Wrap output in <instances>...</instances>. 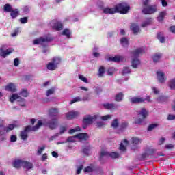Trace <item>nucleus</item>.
<instances>
[{"mask_svg":"<svg viewBox=\"0 0 175 175\" xmlns=\"http://www.w3.org/2000/svg\"><path fill=\"white\" fill-rule=\"evenodd\" d=\"M131 10V7L126 3H120L116 5L113 8H105L103 10L105 14H114V13H120V14H126Z\"/></svg>","mask_w":175,"mask_h":175,"instance_id":"1","label":"nucleus"},{"mask_svg":"<svg viewBox=\"0 0 175 175\" xmlns=\"http://www.w3.org/2000/svg\"><path fill=\"white\" fill-rule=\"evenodd\" d=\"M142 1L143 3L142 13L144 14H154L158 10L157 5H148L150 0H142Z\"/></svg>","mask_w":175,"mask_h":175,"instance_id":"2","label":"nucleus"},{"mask_svg":"<svg viewBox=\"0 0 175 175\" xmlns=\"http://www.w3.org/2000/svg\"><path fill=\"white\" fill-rule=\"evenodd\" d=\"M40 126H42V121L40 120H39L37 124L33 127H31L30 125L26 126L25 130L21 133V139H22V140H27V138L28 137V132H31V131H38Z\"/></svg>","mask_w":175,"mask_h":175,"instance_id":"3","label":"nucleus"},{"mask_svg":"<svg viewBox=\"0 0 175 175\" xmlns=\"http://www.w3.org/2000/svg\"><path fill=\"white\" fill-rule=\"evenodd\" d=\"M143 53V49L139 48L137 49L135 51H134L131 53V57H132V66L135 69L140 65V60H139L138 57L139 54H142Z\"/></svg>","mask_w":175,"mask_h":175,"instance_id":"4","label":"nucleus"},{"mask_svg":"<svg viewBox=\"0 0 175 175\" xmlns=\"http://www.w3.org/2000/svg\"><path fill=\"white\" fill-rule=\"evenodd\" d=\"M138 117H142L140 118H137L135 120V124H142L144 120L148 116V111L146 110V109L142 108L139 112H138Z\"/></svg>","mask_w":175,"mask_h":175,"instance_id":"5","label":"nucleus"},{"mask_svg":"<svg viewBox=\"0 0 175 175\" xmlns=\"http://www.w3.org/2000/svg\"><path fill=\"white\" fill-rule=\"evenodd\" d=\"M60 63L61 59H59V57H53L52 59V62L47 64L46 68L49 70H55V69H57V65Z\"/></svg>","mask_w":175,"mask_h":175,"instance_id":"6","label":"nucleus"},{"mask_svg":"<svg viewBox=\"0 0 175 175\" xmlns=\"http://www.w3.org/2000/svg\"><path fill=\"white\" fill-rule=\"evenodd\" d=\"M51 40H53V38L50 36L41 37L34 40L33 44H42V46H44V44L49 43V42H51Z\"/></svg>","mask_w":175,"mask_h":175,"instance_id":"7","label":"nucleus"},{"mask_svg":"<svg viewBox=\"0 0 175 175\" xmlns=\"http://www.w3.org/2000/svg\"><path fill=\"white\" fill-rule=\"evenodd\" d=\"M14 100H17V102L19 103V106H22V107L25 106V100L20 97L18 94H14L10 97V101L12 102V103H13Z\"/></svg>","mask_w":175,"mask_h":175,"instance_id":"8","label":"nucleus"},{"mask_svg":"<svg viewBox=\"0 0 175 175\" xmlns=\"http://www.w3.org/2000/svg\"><path fill=\"white\" fill-rule=\"evenodd\" d=\"M42 122V125H45L46 126H49L50 129H55L58 125V120L52 119L50 122L46 123L44 120H40Z\"/></svg>","mask_w":175,"mask_h":175,"instance_id":"9","label":"nucleus"},{"mask_svg":"<svg viewBox=\"0 0 175 175\" xmlns=\"http://www.w3.org/2000/svg\"><path fill=\"white\" fill-rule=\"evenodd\" d=\"M103 157H110L111 158L116 159V158H119L120 154L116 152H112L110 153L106 151H102L100 154V159H102Z\"/></svg>","mask_w":175,"mask_h":175,"instance_id":"10","label":"nucleus"},{"mask_svg":"<svg viewBox=\"0 0 175 175\" xmlns=\"http://www.w3.org/2000/svg\"><path fill=\"white\" fill-rule=\"evenodd\" d=\"M11 53H13V49H6V46L2 45L0 48V55L1 57H3V58H5L7 55H9V54H11Z\"/></svg>","mask_w":175,"mask_h":175,"instance_id":"11","label":"nucleus"},{"mask_svg":"<svg viewBox=\"0 0 175 175\" xmlns=\"http://www.w3.org/2000/svg\"><path fill=\"white\" fill-rule=\"evenodd\" d=\"M151 102V100H150V96H147L146 98H143L142 97H133L130 99V102L131 103H143V102Z\"/></svg>","mask_w":175,"mask_h":175,"instance_id":"12","label":"nucleus"},{"mask_svg":"<svg viewBox=\"0 0 175 175\" xmlns=\"http://www.w3.org/2000/svg\"><path fill=\"white\" fill-rule=\"evenodd\" d=\"M98 118V117L96 115H94L93 116H88L84 118L83 123L86 125H90V124H92V122Z\"/></svg>","mask_w":175,"mask_h":175,"instance_id":"13","label":"nucleus"},{"mask_svg":"<svg viewBox=\"0 0 175 175\" xmlns=\"http://www.w3.org/2000/svg\"><path fill=\"white\" fill-rule=\"evenodd\" d=\"M80 116V113L77 111H71L66 113V118L67 120H73V118H76Z\"/></svg>","mask_w":175,"mask_h":175,"instance_id":"14","label":"nucleus"},{"mask_svg":"<svg viewBox=\"0 0 175 175\" xmlns=\"http://www.w3.org/2000/svg\"><path fill=\"white\" fill-rule=\"evenodd\" d=\"M51 25L53 29H55V31H61L62 29V25L61 23L57 21H52L51 23Z\"/></svg>","mask_w":175,"mask_h":175,"instance_id":"15","label":"nucleus"},{"mask_svg":"<svg viewBox=\"0 0 175 175\" xmlns=\"http://www.w3.org/2000/svg\"><path fill=\"white\" fill-rule=\"evenodd\" d=\"M81 100L87 102L90 100V96H85L82 100L80 97H75L70 101V105H73V103H76V102H81Z\"/></svg>","mask_w":175,"mask_h":175,"instance_id":"16","label":"nucleus"},{"mask_svg":"<svg viewBox=\"0 0 175 175\" xmlns=\"http://www.w3.org/2000/svg\"><path fill=\"white\" fill-rule=\"evenodd\" d=\"M5 91H10V92H16L17 91V88H16V85L14 83H9L5 86Z\"/></svg>","mask_w":175,"mask_h":175,"instance_id":"17","label":"nucleus"},{"mask_svg":"<svg viewBox=\"0 0 175 175\" xmlns=\"http://www.w3.org/2000/svg\"><path fill=\"white\" fill-rule=\"evenodd\" d=\"M131 29L135 35H137L140 32V28L137 24L133 23L131 25Z\"/></svg>","mask_w":175,"mask_h":175,"instance_id":"18","label":"nucleus"},{"mask_svg":"<svg viewBox=\"0 0 175 175\" xmlns=\"http://www.w3.org/2000/svg\"><path fill=\"white\" fill-rule=\"evenodd\" d=\"M157 75L159 83H165V73L162 71H157Z\"/></svg>","mask_w":175,"mask_h":175,"instance_id":"19","label":"nucleus"},{"mask_svg":"<svg viewBox=\"0 0 175 175\" xmlns=\"http://www.w3.org/2000/svg\"><path fill=\"white\" fill-rule=\"evenodd\" d=\"M103 106L107 110H115V109H117V105L112 103L110 104L109 103L103 104Z\"/></svg>","mask_w":175,"mask_h":175,"instance_id":"20","label":"nucleus"},{"mask_svg":"<svg viewBox=\"0 0 175 175\" xmlns=\"http://www.w3.org/2000/svg\"><path fill=\"white\" fill-rule=\"evenodd\" d=\"M77 139L79 140H88V133H79L76 135Z\"/></svg>","mask_w":175,"mask_h":175,"instance_id":"21","label":"nucleus"},{"mask_svg":"<svg viewBox=\"0 0 175 175\" xmlns=\"http://www.w3.org/2000/svg\"><path fill=\"white\" fill-rule=\"evenodd\" d=\"M109 61H113L114 62H121V61H124V57L117 55L113 57H109Z\"/></svg>","mask_w":175,"mask_h":175,"instance_id":"22","label":"nucleus"},{"mask_svg":"<svg viewBox=\"0 0 175 175\" xmlns=\"http://www.w3.org/2000/svg\"><path fill=\"white\" fill-rule=\"evenodd\" d=\"M23 163L24 161H23L22 160H16L13 163V166L14 167L18 169L21 167V166H23Z\"/></svg>","mask_w":175,"mask_h":175,"instance_id":"23","label":"nucleus"},{"mask_svg":"<svg viewBox=\"0 0 175 175\" xmlns=\"http://www.w3.org/2000/svg\"><path fill=\"white\" fill-rule=\"evenodd\" d=\"M17 126H18V125L16 124H9L8 126L4 128V131L5 132H10V131H13V129Z\"/></svg>","mask_w":175,"mask_h":175,"instance_id":"24","label":"nucleus"},{"mask_svg":"<svg viewBox=\"0 0 175 175\" xmlns=\"http://www.w3.org/2000/svg\"><path fill=\"white\" fill-rule=\"evenodd\" d=\"M129 142L128 140L124 139L123 142L120 144V151H125L126 150V146H128Z\"/></svg>","mask_w":175,"mask_h":175,"instance_id":"25","label":"nucleus"},{"mask_svg":"<svg viewBox=\"0 0 175 175\" xmlns=\"http://www.w3.org/2000/svg\"><path fill=\"white\" fill-rule=\"evenodd\" d=\"M49 115L51 117H57L58 116V109L52 108L49 110Z\"/></svg>","mask_w":175,"mask_h":175,"instance_id":"26","label":"nucleus"},{"mask_svg":"<svg viewBox=\"0 0 175 175\" xmlns=\"http://www.w3.org/2000/svg\"><path fill=\"white\" fill-rule=\"evenodd\" d=\"M10 13L12 18H16V17H17V16L19 14L18 9L12 8V10H11Z\"/></svg>","mask_w":175,"mask_h":175,"instance_id":"27","label":"nucleus"},{"mask_svg":"<svg viewBox=\"0 0 175 175\" xmlns=\"http://www.w3.org/2000/svg\"><path fill=\"white\" fill-rule=\"evenodd\" d=\"M152 21L151 20V18H146L144 21V22H143V23L142 24V27L143 28H144L145 27L150 25V24H151Z\"/></svg>","mask_w":175,"mask_h":175,"instance_id":"28","label":"nucleus"},{"mask_svg":"<svg viewBox=\"0 0 175 175\" xmlns=\"http://www.w3.org/2000/svg\"><path fill=\"white\" fill-rule=\"evenodd\" d=\"M33 166V165L31 163L27 161H23V167H25V169H27V170L32 169Z\"/></svg>","mask_w":175,"mask_h":175,"instance_id":"29","label":"nucleus"},{"mask_svg":"<svg viewBox=\"0 0 175 175\" xmlns=\"http://www.w3.org/2000/svg\"><path fill=\"white\" fill-rule=\"evenodd\" d=\"M165 16H166V11H163L160 12L157 18L158 21H160V22L163 21V18H165Z\"/></svg>","mask_w":175,"mask_h":175,"instance_id":"30","label":"nucleus"},{"mask_svg":"<svg viewBox=\"0 0 175 175\" xmlns=\"http://www.w3.org/2000/svg\"><path fill=\"white\" fill-rule=\"evenodd\" d=\"M161 58H162V54H161V53H156L152 57V59H153L154 62H158V61H159V59H161Z\"/></svg>","mask_w":175,"mask_h":175,"instance_id":"31","label":"nucleus"},{"mask_svg":"<svg viewBox=\"0 0 175 175\" xmlns=\"http://www.w3.org/2000/svg\"><path fill=\"white\" fill-rule=\"evenodd\" d=\"M120 43L122 46H123V47H128V44H129V43L128 42V39H126V38H122L120 40Z\"/></svg>","mask_w":175,"mask_h":175,"instance_id":"32","label":"nucleus"},{"mask_svg":"<svg viewBox=\"0 0 175 175\" xmlns=\"http://www.w3.org/2000/svg\"><path fill=\"white\" fill-rule=\"evenodd\" d=\"M122 98H124V94L122 93H118L116 96L115 100L116 102H121V100H122Z\"/></svg>","mask_w":175,"mask_h":175,"instance_id":"33","label":"nucleus"},{"mask_svg":"<svg viewBox=\"0 0 175 175\" xmlns=\"http://www.w3.org/2000/svg\"><path fill=\"white\" fill-rule=\"evenodd\" d=\"M13 10V8H12V5L10 4H5L4 5V11L8 12H11Z\"/></svg>","mask_w":175,"mask_h":175,"instance_id":"34","label":"nucleus"},{"mask_svg":"<svg viewBox=\"0 0 175 175\" xmlns=\"http://www.w3.org/2000/svg\"><path fill=\"white\" fill-rule=\"evenodd\" d=\"M20 95H21V96H23L24 98H27V96H28L29 95L28 90H27L26 89H23L20 92Z\"/></svg>","mask_w":175,"mask_h":175,"instance_id":"35","label":"nucleus"},{"mask_svg":"<svg viewBox=\"0 0 175 175\" xmlns=\"http://www.w3.org/2000/svg\"><path fill=\"white\" fill-rule=\"evenodd\" d=\"M94 167L92 165L88 166L83 170L84 173H91V172H93Z\"/></svg>","mask_w":175,"mask_h":175,"instance_id":"36","label":"nucleus"},{"mask_svg":"<svg viewBox=\"0 0 175 175\" xmlns=\"http://www.w3.org/2000/svg\"><path fill=\"white\" fill-rule=\"evenodd\" d=\"M169 87L171 90H175V78L170 81Z\"/></svg>","mask_w":175,"mask_h":175,"instance_id":"37","label":"nucleus"},{"mask_svg":"<svg viewBox=\"0 0 175 175\" xmlns=\"http://www.w3.org/2000/svg\"><path fill=\"white\" fill-rule=\"evenodd\" d=\"M118 125H119L118 120L117 119L113 120V121L111 123V127L116 129V128H118Z\"/></svg>","mask_w":175,"mask_h":175,"instance_id":"38","label":"nucleus"},{"mask_svg":"<svg viewBox=\"0 0 175 175\" xmlns=\"http://www.w3.org/2000/svg\"><path fill=\"white\" fill-rule=\"evenodd\" d=\"M103 75H105V68L103 66H100L98 70V76L99 77H103Z\"/></svg>","mask_w":175,"mask_h":175,"instance_id":"39","label":"nucleus"},{"mask_svg":"<svg viewBox=\"0 0 175 175\" xmlns=\"http://www.w3.org/2000/svg\"><path fill=\"white\" fill-rule=\"evenodd\" d=\"M62 35H65L67 38H70V31L68 29H65L62 32Z\"/></svg>","mask_w":175,"mask_h":175,"instance_id":"40","label":"nucleus"},{"mask_svg":"<svg viewBox=\"0 0 175 175\" xmlns=\"http://www.w3.org/2000/svg\"><path fill=\"white\" fill-rule=\"evenodd\" d=\"M132 142L133 144H140L142 143V140L137 137H133L132 138Z\"/></svg>","mask_w":175,"mask_h":175,"instance_id":"41","label":"nucleus"},{"mask_svg":"<svg viewBox=\"0 0 175 175\" xmlns=\"http://www.w3.org/2000/svg\"><path fill=\"white\" fill-rule=\"evenodd\" d=\"M157 38L161 42V43H164L165 42V38H163V36H162V33H159L157 34Z\"/></svg>","mask_w":175,"mask_h":175,"instance_id":"42","label":"nucleus"},{"mask_svg":"<svg viewBox=\"0 0 175 175\" xmlns=\"http://www.w3.org/2000/svg\"><path fill=\"white\" fill-rule=\"evenodd\" d=\"M156 100L158 103H163L166 100V98H165L164 96H161L160 97L157 98Z\"/></svg>","mask_w":175,"mask_h":175,"instance_id":"43","label":"nucleus"},{"mask_svg":"<svg viewBox=\"0 0 175 175\" xmlns=\"http://www.w3.org/2000/svg\"><path fill=\"white\" fill-rule=\"evenodd\" d=\"M122 75H126L128 73H131V69L129 67H124L122 72Z\"/></svg>","mask_w":175,"mask_h":175,"instance_id":"44","label":"nucleus"},{"mask_svg":"<svg viewBox=\"0 0 175 175\" xmlns=\"http://www.w3.org/2000/svg\"><path fill=\"white\" fill-rule=\"evenodd\" d=\"M77 139V137H76V135L75 136H72V137H69L68 139H67V141L68 142H70L71 143H75V142H76V139Z\"/></svg>","mask_w":175,"mask_h":175,"instance_id":"45","label":"nucleus"},{"mask_svg":"<svg viewBox=\"0 0 175 175\" xmlns=\"http://www.w3.org/2000/svg\"><path fill=\"white\" fill-rule=\"evenodd\" d=\"M111 117H113V116L111 115H105V116H101V120H103V121H107V120H110Z\"/></svg>","mask_w":175,"mask_h":175,"instance_id":"46","label":"nucleus"},{"mask_svg":"<svg viewBox=\"0 0 175 175\" xmlns=\"http://www.w3.org/2000/svg\"><path fill=\"white\" fill-rule=\"evenodd\" d=\"M116 70L114 67H111L108 69V75L111 76L114 72H116Z\"/></svg>","mask_w":175,"mask_h":175,"instance_id":"47","label":"nucleus"},{"mask_svg":"<svg viewBox=\"0 0 175 175\" xmlns=\"http://www.w3.org/2000/svg\"><path fill=\"white\" fill-rule=\"evenodd\" d=\"M79 131H80V127L77 126L75 129H72L68 131V133L72 134V133H75V132H79Z\"/></svg>","mask_w":175,"mask_h":175,"instance_id":"48","label":"nucleus"},{"mask_svg":"<svg viewBox=\"0 0 175 175\" xmlns=\"http://www.w3.org/2000/svg\"><path fill=\"white\" fill-rule=\"evenodd\" d=\"M55 90L54 88H51L47 90L46 92V96H50V95H53Z\"/></svg>","mask_w":175,"mask_h":175,"instance_id":"49","label":"nucleus"},{"mask_svg":"<svg viewBox=\"0 0 175 175\" xmlns=\"http://www.w3.org/2000/svg\"><path fill=\"white\" fill-rule=\"evenodd\" d=\"M79 80H81L82 81H83V83H88V80L83 75H79Z\"/></svg>","mask_w":175,"mask_h":175,"instance_id":"50","label":"nucleus"},{"mask_svg":"<svg viewBox=\"0 0 175 175\" xmlns=\"http://www.w3.org/2000/svg\"><path fill=\"white\" fill-rule=\"evenodd\" d=\"M157 126H158V124H150L148 127V131H152V129H154V128H157Z\"/></svg>","mask_w":175,"mask_h":175,"instance_id":"51","label":"nucleus"},{"mask_svg":"<svg viewBox=\"0 0 175 175\" xmlns=\"http://www.w3.org/2000/svg\"><path fill=\"white\" fill-rule=\"evenodd\" d=\"M28 21V18L27 17H23L20 19V22L21 24H25Z\"/></svg>","mask_w":175,"mask_h":175,"instance_id":"52","label":"nucleus"},{"mask_svg":"<svg viewBox=\"0 0 175 175\" xmlns=\"http://www.w3.org/2000/svg\"><path fill=\"white\" fill-rule=\"evenodd\" d=\"M44 150V146L40 147V148H38V152H37V154H38V155H41V154H42V152H43Z\"/></svg>","mask_w":175,"mask_h":175,"instance_id":"53","label":"nucleus"},{"mask_svg":"<svg viewBox=\"0 0 175 175\" xmlns=\"http://www.w3.org/2000/svg\"><path fill=\"white\" fill-rule=\"evenodd\" d=\"M83 152H84V154H85V155H90V148H84Z\"/></svg>","mask_w":175,"mask_h":175,"instance_id":"54","label":"nucleus"},{"mask_svg":"<svg viewBox=\"0 0 175 175\" xmlns=\"http://www.w3.org/2000/svg\"><path fill=\"white\" fill-rule=\"evenodd\" d=\"M81 170H83V165H81L78 167L77 170V174H80V173H81Z\"/></svg>","mask_w":175,"mask_h":175,"instance_id":"55","label":"nucleus"},{"mask_svg":"<svg viewBox=\"0 0 175 175\" xmlns=\"http://www.w3.org/2000/svg\"><path fill=\"white\" fill-rule=\"evenodd\" d=\"M66 129H68V127L67 126H61L60 127V133H64L65 131H66Z\"/></svg>","mask_w":175,"mask_h":175,"instance_id":"56","label":"nucleus"},{"mask_svg":"<svg viewBox=\"0 0 175 175\" xmlns=\"http://www.w3.org/2000/svg\"><path fill=\"white\" fill-rule=\"evenodd\" d=\"M19 64H20V61L18 60V58H16L14 61V66H18Z\"/></svg>","mask_w":175,"mask_h":175,"instance_id":"57","label":"nucleus"},{"mask_svg":"<svg viewBox=\"0 0 175 175\" xmlns=\"http://www.w3.org/2000/svg\"><path fill=\"white\" fill-rule=\"evenodd\" d=\"M105 125V122H98L96 124V126H98V128H102V126H103Z\"/></svg>","mask_w":175,"mask_h":175,"instance_id":"58","label":"nucleus"},{"mask_svg":"<svg viewBox=\"0 0 175 175\" xmlns=\"http://www.w3.org/2000/svg\"><path fill=\"white\" fill-rule=\"evenodd\" d=\"M126 126H128V123L126 122H122L121 124V128L122 129H125V128H126Z\"/></svg>","mask_w":175,"mask_h":175,"instance_id":"59","label":"nucleus"},{"mask_svg":"<svg viewBox=\"0 0 175 175\" xmlns=\"http://www.w3.org/2000/svg\"><path fill=\"white\" fill-rule=\"evenodd\" d=\"M162 6L165 8V6H167V2L166 0H161Z\"/></svg>","mask_w":175,"mask_h":175,"instance_id":"60","label":"nucleus"},{"mask_svg":"<svg viewBox=\"0 0 175 175\" xmlns=\"http://www.w3.org/2000/svg\"><path fill=\"white\" fill-rule=\"evenodd\" d=\"M10 140L11 142H16V140H17V137L16 135H12Z\"/></svg>","mask_w":175,"mask_h":175,"instance_id":"61","label":"nucleus"},{"mask_svg":"<svg viewBox=\"0 0 175 175\" xmlns=\"http://www.w3.org/2000/svg\"><path fill=\"white\" fill-rule=\"evenodd\" d=\"M167 120H175V115L170 114L168 116Z\"/></svg>","mask_w":175,"mask_h":175,"instance_id":"62","label":"nucleus"},{"mask_svg":"<svg viewBox=\"0 0 175 175\" xmlns=\"http://www.w3.org/2000/svg\"><path fill=\"white\" fill-rule=\"evenodd\" d=\"M42 161H46V159H47V154H44L42 156Z\"/></svg>","mask_w":175,"mask_h":175,"instance_id":"63","label":"nucleus"},{"mask_svg":"<svg viewBox=\"0 0 175 175\" xmlns=\"http://www.w3.org/2000/svg\"><path fill=\"white\" fill-rule=\"evenodd\" d=\"M170 31H171L172 33H175V26L170 27Z\"/></svg>","mask_w":175,"mask_h":175,"instance_id":"64","label":"nucleus"}]
</instances>
